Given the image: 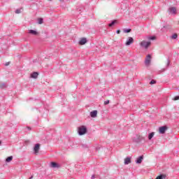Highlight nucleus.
<instances>
[{"instance_id":"nucleus-1","label":"nucleus","mask_w":179,"mask_h":179,"mask_svg":"<svg viewBox=\"0 0 179 179\" xmlns=\"http://www.w3.org/2000/svg\"><path fill=\"white\" fill-rule=\"evenodd\" d=\"M87 132V129L85 126H81L78 128L79 135H85Z\"/></svg>"},{"instance_id":"nucleus-2","label":"nucleus","mask_w":179,"mask_h":179,"mask_svg":"<svg viewBox=\"0 0 179 179\" xmlns=\"http://www.w3.org/2000/svg\"><path fill=\"white\" fill-rule=\"evenodd\" d=\"M140 45L141 47L147 49L150 45V41H143L140 43Z\"/></svg>"},{"instance_id":"nucleus-3","label":"nucleus","mask_w":179,"mask_h":179,"mask_svg":"<svg viewBox=\"0 0 179 179\" xmlns=\"http://www.w3.org/2000/svg\"><path fill=\"white\" fill-rule=\"evenodd\" d=\"M150 61H152V55H148L145 57V65H150Z\"/></svg>"},{"instance_id":"nucleus-4","label":"nucleus","mask_w":179,"mask_h":179,"mask_svg":"<svg viewBox=\"0 0 179 179\" xmlns=\"http://www.w3.org/2000/svg\"><path fill=\"white\" fill-rule=\"evenodd\" d=\"M134 43V38L129 37L127 41H126V45H131V44Z\"/></svg>"},{"instance_id":"nucleus-5","label":"nucleus","mask_w":179,"mask_h":179,"mask_svg":"<svg viewBox=\"0 0 179 179\" xmlns=\"http://www.w3.org/2000/svg\"><path fill=\"white\" fill-rule=\"evenodd\" d=\"M50 166L53 169H59L61 167V166H59L57 162H51Z\"/></svg>"},{"instance_id":"nucleus-6","label":"nucleus","mask_w":179,"mask_h":179,"mask_svg":"<svg viewBox=\"0 0 179 179\" xmlns=\"http://www.w3.org/2000/svg\"><path fill=\"white\" fill-rule=\"evenodd\" d=\"M86 43H87V39H86V38H82L79 41L80 45H85Z\"/></svg>"},{"instance_id":"nucleus-7","label":"nucleus","mask_w":179,"mask_h":179,"mask_svg":"<svg viewBox=\"0 0 179 179\" xmlns=\"http://www.w3.org/2000/svg\"><path fill=\"white\" fill-rule=\"evenodd\" d=\"M34 150L35 152V154L37 155V153H38V150H40V144H36L34 148Z\"/></svg>"},{"instance_id":"nucleus-8","label":"nucleus","mask_w":179,"mask_h":179,"mask_svg":"<svg viewBox=\"0 0 179 179\" xmlns=\"http://www.w3.org/2000/svg\"><path fill=\"white\" fill-rule=\"evenodd\" d=\"M167 131V127L164 126L159 127V134H164Z\"/></svg>"},{"instance_id":"nucleus-9","label":"nucleus","mask_w":179,"mask_h":179,"mask_svg":"<svg viewBox=\"0 0 179 179\" xmlns=\"http://www.w3.org/2000/svg\"><path fill=\"white\" fill-rule=\"evenodd\" d=\"M29 33V34H33V36H38V32L33 29H30Z\"/></svg>"},{"instance_id":"nucleus-10","label":"nucleus","mask_w":179,"mask_h":179,"mask_svg":"<svg viewBox=\"0 0 179 179\" xmlns=\"http://www.w3.org/2000/svg\"><path fill=\"white\" fill-rule=\"evenodd\" d=\"M90 115L92 118H96V117H97V110L92 111Z\"/></svg>"},{"instance_id":"nucleus-11","label":"nucleus","mask_w":179,"mask_h":179,"mask_svg":"<svg viewBox=\"0 0 179 179\" xmlns=\"http://www.w3.org/2000/svg\"><path fill=\"white\" fill-rule=\"evenodd\" d=\"M169 12H170V13H176L177 8H176V7H171L169 8Z\"/></svg>"},{"instance_id":"nucleus-12","label":"nucleus","mask_w":179,"mask_h":179,"mask_svg":"<svg viewBox=\"0 0 179 179\" xmlns=\"http://www.w3.org/2000/svg\"><path fill=\"white\" fill-rule=\"evenodd\" d=\"M142 160H143V156L139 157L136 162L137 163V164H141L142 163Z\"/></svg>"},{"instance_id":"nucleus-13","label":"nucleus","mask_w":179,"mask_h":179,"mask_svg":"<svg viewBox=\"0 0 179 179\" xmlns=\"http://www.w3.org/2000/svg\"><path fill=\"white\" fill-rule=\"evenodd\" d=\"M38 76V73L34 72L32 74H31V78H33L34 79H37Z\"/></svg>"},{"instance_id":"nucleus-14","label":"nucleus","mask_w":179,"mask_h":179,"mask_svg":"<svg viewBox=\"0 0 179 179\" xmlns=\"http://www.w3.org/2000/svg\"><path fill=\"white\" fill-rule=\"evenodd\" d=\"M131 163V157H127L124 159V164H129Z\"/></svg>"},{"instance_id":"nucleus-15","label":"nucleus","mask_w":179,"mask_h":179,"mask_svg":"<svg viewBox=\"0 0 179 179\" xmlns=\"http://www.w3.org/2000/svg\"><path fill=\"white\" fill-rule=\"evenodd\" d=\"M12 160H13V157L10 156L6 158V162L7 163H10V162H12Z\"/></svg>"},{"instance_id":"nucleus-16","label":"nucleus","mask_w":179,"mask_h":179,"mask_svg":"<svg viewBox=\"0 0 179 179\" xmlns=\"http://www.w3.org/2000/svg\"><path fill=\"white\" fill-rule=\"evenodd\" d=\"M166 175H160L156 178V179H166Z\"/></svg>"},{"instance_id":"nucleus-17","label":"nucleus","mask_w":179,"mask_h":179,"mask_svg":"<svg viewBox=\"0 0 179 179\" xmlns=\"http://www.w3.org/2000/svg\"><path fill=\"white\" fill-rule=\"evenodd\" d=\"M153 136H155V133H153V132L150 133L148 136V139L150 141V139H152V138H153Z\"/></svg>"},{"instance_id":"nucleus-18","label":"nucleus","mask_w":179,"mask_h":179,"mask_svg":"<svg viewBox=\"0 0 179 179\" xmlns=\"http://www.w3.org/2000/svg\"><path fill=\"white\" fill-rule=\"evenodd\" d=\"M38 22L39 24H43V18H38Z\"/></svg>"},{"instance_id":"nucleus-19","label":"nucleus","mask_w":179,"mask_h":179,"mask_svg":"<svg viewBox=\"0 0 179 179\" xmlns=\"http://www.w3.org/2000/svg\"><path fill=\"white\" fill-rule=\"evenodd\" d=\"M117 21H113L110 24H108L109 27H111L112 26H114V24H115V22Z\"/></svg>"},{"instance_id":"nucleus-20","label":"nucleus","mask_w":179,"mask_h":179,"mask_svg":"<svg viewBox=\"0 0 179 179\" xmlns=\"http://www.w3.org/2000/svg\"><path fill=\"white\" fill-rule=\"evenodd\" d=\"M178 37V35H177V34H174L173 36H172V38L173 39H176Z\"/></svg>"},{"instance_id":"nucleus-21","label":"nucleus","mask_w":179,"mask_h":179,"mask_svg":"<svg viewBox=\"0 0 179 179\" xmlns=\"http://www.w3.org/2000/svg\"><path fill=\"white\" fill-rule=\"evenodd\" d=\"M124 33H131V29H124Z\"/></svg>"},{"instance_id":"nucleus-22","label":"nucleus","mask_w":179,"mask_h":179,"mask_svg":"<svg viewBox=\"0 0 179 179\" xmlns=\"http://www.w3.org/2000/svg\"><path fill=\"white\" fill-rule=\"evenodd\" d=\"M150 85H155L156 83V80H152L150 81Z\"/></svg>"},{"instance_id":"nucleus-23","label":"nucleus","mask_w":179,"mask_h":179,"mask_svg":"<svg viewBox=\"0 0 179 179\" xmlns=\"http://www.w3.org/2000/svg\"><path fill=\"white\" fill-rule=\"evenodd\" d=\"M104 104H105V106H107V104H110V100H107V101H104Z\"/></svg>"},{"instance_id":"nucleus-24","label":"nucleus","mask_w":179,"mask_h":179,"mask_svg":"<svg viewBox=\"0 0 179 179\" xmlns=\"http://www.w3.org/2000/svg\"><path fill=\"white\" fill-rule=\"evenodd\" d=\"M21 12L22 11L20 10V9H17L15 10V13H17V14L21 13Z\"/></svg>"},{"instance_id":"nucleus-25","label":"nucleus","mask_w":179,"mask_h":179,"mask_svg":"<svg viewBox=\"0 0 179 179\" xmlns=\"http://www.w3.org/2000/svg\"><path fill=\"white\" fill-rule=\"evenodd\" d=\"M149 40H156V36H151L149 38Z\"/></svg>"},{"instance_id":"nucleus-26","label":"nucleus","mask_w":179,"mask_h":179,"mask_svg":"<svg viewBox=\"0 0 179 179\" xmlns=\"http://www.w3.org/2000/svg\"><path fill=\"white\" fill-rule=\"evenodd\" d=\"M173 100H174V101L179 100V96H175V97L173 98Z\"/></svg>"},{"instance_id":"nucleus-27","label":"nucleus","mask_w":179,"mask_h":179,"mask_svg":"<svg viewBox=\"0 0 179 179\" xmlns=\"http://www.w3.org/2000/svg\"><path fill=\"white\" fill-rule=\"evenodd\" d=\"M9 64H10V62H8L6 63L5 66H8L9 65Z\"/></svg>"},{"instance_id":"nucleus-28","label":"nucleus","mask_w":179,"mask_h":179,"mask_svg":"<svg viewBox=\"0 0 179 179\" xmlns=\"http://www.w3.org/2000/svg\"><path fill=\"white\" fill-rule=\"evenodd\" d=\"M120 33H121V31H120V29H118V30L117 31V34H120Z\"/></svg>"},{"instance_id":"nucleus-29","label":"nucleus","mask_w":179,"mask_h":179,"mask_svg":"<svg viewBox=\"0 0 179 179\" xmlns=\"http://www.w3.org/2000/svg\"><path fill=\"white\" fill-rule=\"evenodd\" d=\"M33 178V176H31L29 179H32Z\"/></svg>"},{"instance_id":"nucleus-30","label":"nucleus","mask_w":179,"mask_h":179,"mask_svg":"<svg viewBox=\"0 0 179 179\" xmlns=\"http://www.w3.org/2000/svg\"><path fill=\"white\" fill-rule=\"evenodd\" d=\"M1 142L0 141V145H1Z\"/></svg>"},{"instance_id":"nucleus-31","label":"nucleus","mask_w":179,"mask_h":179,"mask_svg":"<svg viewBox=\"0 0 179 179\" xmlns=\"http://www.w3.org/2000/svg\"><path fill=\"white\" fill-rule=\"evenodd\" d=\"M48 1H52V0H48Z\"/></svg>"}]
</instances>
